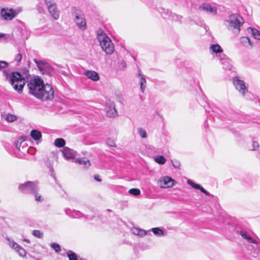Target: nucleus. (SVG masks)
I'll return each mask as SVG.
<instances>
[{"instance_id":"obj_35","label":"nucleus","mask_w":260,"mask_h":260,"mask_svg":"<svg viewBox=\"0 0 260 260\" xmlns=\"http://www.w3.org/2000/svg\"><path fill=\"white\" fill-rule=\"evenodd\" d=\"M32 234L39 238H42L43 237V232H41L39 230H34L32 231Z\"/></svg>"},{"instance_id":"obj_19","label":"nucleus","mask_w":260,"mask_h":260,"mask_svg":"<svg viewBox=\"0 0 260 260\" xmlns=\"http://www.w3.org/2000/svg\"><path fill=\"white\" fill-rule=\"evenodd\" d=\"M75 162L79 163V164L82 165L84 166L85 167H87V168L90 166V163L89 160L85 157H83V158H77L75 160Z\"/></svg>"},{"instance_id":"obj_46","label":"nucleus","mask_w":260,"mask_h":260,"mask_svg":"<svg viewBox=\"0 0 260 260\" xmlns=\"http://www.w3.org/2000/svg\"><path fill=\"white\" fill-rule=\"evenodd\" d=\"M21 142H19L18 141L16 144V147L18 148V149H19V147L21 145Z\"/></svg>"},{"instance_id":"obj_28","label":"nucleus","mask_w":260,"mask_h":260,"mask_svg":"<svg viewBox=\"0 0 260 260\" xmlns=\"http://www.w3.org/2000/svg\"><path fill=\"white\" fill-rule=\"evenodd\" d=\"M54 143L56 147H61L65 145L66 142L62 138H57L55 140Z\"/></svg>"},{"instance_id":"obj_9","label":"nucleus","mask_w":260,"mask_h":260,"mask_svg":"<svg viewBox=\"0 0 260 260\" xmlns=\"http://www.w3.org/2000/svg\"><path fill=\"white\" fill-rule=\"evenodd\" d=\"M1 16L5 20H12L18 14L15 10L13 9L3 8L1 10Z\"/></svg>"},{"instance_id":"obj_23","label":"nucleus","mask_w":260,"mask_h":260,"mask_svg":"<svg viewBox=\"0 0 260 260\" xmlns=\"http://www.w3.org/2000/svg\"><path fill=\"white\" fill-rule=\"evenodd\" d=\"M210 49L213 53H221L223 51V50L221 49L220 46L218 44H212L210 47Z\"/></svg>"},{"instance_id":"obj_1","label":"nucleus","mask_w":260,"mask_h":260,"mask_svg":"<svg viewBox=\"0 0 260 260\" xmlns=\"http://www.w3.org/2000/svg\"><path fill=\"white\" fill-rule=\"evenodd\" d=\"M29 93L43 101L51 100L54 97V90L49 84H44V81L37 77L31 79L27 83Z\"/></svg>"},{"instance_id":"obj_29","label":"nucleus","mask_w":260,"mask_h":260,"mask_svg":"<svg viewBox=\"0 0 260 260\" xmlns=\"http://www.w3.org/2000/svg\"><path fill=\"white\" fill-rule=\"evenodd\" d=\"M67 254L69 260H78L77 254L72 251L69 250Z\"/></svg>"},{"instance_id":"obj_44","label":"nucleus","mask_w":260,"mask_h":260,"mask_svg":"<svg viewBox=\"0 0 260 260\" xmlns=\"http://www.w3.org/2000/svg\"><path fill=\"white\" fill-rule=\"evenodd\" d=\"M252 147H253V150H256L257 148L259 147V144L258 142L256 141H253L252 144Z\"/></svg>"},{"instance_id":"obj_40","label":"nucleus","mask_w":260,"mask_h":260,"mask_svg":"<svg viewBox=\"0 0 260 260\" xmlns=\"http://www.w3.org/2000/svg\"><path fill=\"white\" fill-rule=\"evenodd\" d=\"M172 163L174 168L179 169L180 167V163L177 160L172 161Z\"/></svg>"},{"instance_id":"obj_34","label":"nucleus","mask_w":260,"mask_h":260,"mask_svg":"<svg viewBox=\"0 0 260 260\" xmlns=\"http://www.w3.org/2000/svg\"><path fill=\"white\" fill-rule=\"evenodd\" d=\"M128 192L134 196L139 195L141 193L140 190L138 188H132L128 190Z\"/></svg>"},{"instance_id":"obj_5","label":"nucleus","mask_w":260,"mask_h":260,"mask_svg":"<svg viewBox=\"0 0 260 260\" xmlns=\"http://www.w3.org/2000/svg\"><path fill=\"white\" fill-rule=\"evenodd\" d=\"M19 189L27 193H35L38 190V183L36 182L28 181L19 186Z\"/></svg>"},{"instance_id":"obj_18","label":"nucleus","mask_w":260,"mask_h":260,"mask_svg":"<svg viewBox=\"0 0 260 260\" xmlns=\"http://www.w3.org/2000/svg\"><path fill=\"white\" fill-rule=\"evenodd\" d=\"M187 183L189 184L191 186H192L193 188L200 190L202 192H203L207 196H212L209 192L206 191L202 186H200L199 184H196L190 180H188L187 181Z\"/></svg>"},{"instance_id":"obj_27","label":"nucleus","mask_w":260,"mask_h":260,"mask_svg":"<svg viewBox=\"0 0 260 260\" xmlns=\"http://www.w3.org/2000/svg\"><path fill=\"white\" fill-rule=\"evenodd\" d=\"M151 230L153 233V234L157 236L160 237L164 236V231L158 228H152Z\"/></svg>"},{"instance_id":"obj_25","label":"nucleus","mask_w":260,"mask_h":260,"mask_svg":"<svg viewBox=\"0 0 260 260\" xmlns=\"http://www.w3.org/2000/svg\"><path fill=\"white\" fill-rule=\"evenodd\" d=\"M250 30L252 36L256 39L260 40V32L256 29L249 27L248 30Z\"/></svg>"},{"instance_id":"obj_47","label":"nucleus","mask_w":260,"mask_h":260,"mask_svg":"<svg viewBox=\"0 0 260 260\" xmlns=\"http://www.w3.org/2000/svg\"><path fill=\"white\" fill-rule=\"evenodd\" d=\"M20 140L21 142V143L23 141H25L26 140V137H22L21 138H20Z\"/></svg>"},{"instance_id":"obj_4","label":"nucleus","mask_w":260,"mask_h":260,"mask_svg":"<svg viewBox=\"0 0 260 260\" xmlns=\"http://www.w3.org/2000/svg\"><path fill=\"white\" fill-rule=\"evenodd\" d=\"M97 38L101 47L106 54H111L114 52V45L106 34L102 32H98Z\"/></svg>"},{"instance_id":"obj_16","label":"nucleus","mask_w":260,"mask_h":260,"mask_svg":"<svg viewBox=\"0 0 260 260\" xmlns=\"http://www.w3.org/2000/svg\"><path fill=\"white\" fill-rule=\"evenodd\" d=\"M84 74L88 78L94 81H97L100 79L99 74L95 71L87 70L85 71Z\"/></svg>"},{"instance_id":"obj_43","label":"nucleus","mask_w":260,"mask_h":260,"mask_svg":"<svg viewBox=\"0 0 260 260\" xmlns=\"http://www.w3.org/2000/svg\"><path fill=\"white\" fill-rule=\"evenodd\" d=\"M22 59V55L20 53L15 56V60L17 62H20Z\"/></svg>"},{"instance_id":"obj_42","label":"nucleus","mask_w":260,"mask_h":260,"mask_svg":"<svg viewBox=\"0 0 260 260\" xmlns=\"http://www.w3.org/2000/svg\"><path fill=\"white\" fill-rule=\"evenodd\" d=\"M8 66V63L5 61H0V70L5 68Z\"/></svg>"},{"instance_id":"obj_32","label":"nucleus","mask_w":260,"mask_h":260,"mask_svg":"<svg viewBox=\"0 0 260 260\" xmlns=\"http://www.w3.org/2000/svg\"><path fill=\"white\" fill-rule=\"evenodd\" d=\"M155 160L156 162L161 165L164 164L166 161V158L163 156L161 155L157 156L155 158Z\"/></svg>"},{"instance_id":"obj_3","label":"nucleus","mask_w":260,"mask_h":260,"mask_svg":"<svg viewBox=\"0 0 260 260\" xmlns=\"http://www.w3.org/2000/svg\"><path fill=\"white\" fill-rule=\"evenodd\" d=\"M225 22L229 24L228 29L238 35L241 30V26L244 23V20L239 15L234 14L229 16Z\"/></svg>"},{"instance_id":"obj_15","label":"nucleus","mask_w":260,"mask_h":260,"mask_svg":"<svg viewBox=\"0 0 260 260\" xmlns=\"http://www.w3.org/2000/svg\"><path fill=\"white\" fill-rule=\"evenodd\" d=\"M50 15L55 19L57 20L59 17V11L56 5L47 8Z\"/></svg>"},{"instance_id":"obj_41","label":"nucleus","mask_w":260,"mask_h":260,"mask_svg":"<svg viewBox=\"0 0 260 260\" xmlns=\"http://www.w3.org/2000/svg\"><path fill=\"white\" fill-rule=\"evenodd\" d=\"M35 197L36 200L37 201L41 202L43 201V198H42L41 195H39L38 193L37 192V191L35 192V193H33Z\"/></svg>"},{"instance_id":"obj_2","label":"nucleus","mask_w":260,"mask_h":260,"mask_svg":"<svg viewBox=\"0 0 260 260\" xmlns=\"http://www.w3.org/2000/svg\"><path fill=\"white\" fill-rule=\"evenodd\" d=\"M4 76L10 82L14 89L19 93H21L25 85V80L19 72H12L10 75L6 71L3 72Z\"/></svg>"},{"instance_id":"obj_14","label":"nucleus","mask_w":260,"mask_h":260,"mask_svg":"<svg viewBox=\"0 0 260 260\" xmlns=\"http://www.w3.org/2000/svg\"><path fill=\"white\" fill-rule=\"evenodd\" d=\"M219 60L223 68L225 70H230L232 66L230 64V59L224 54L219 56Z\"/></svg>"},{"instance_id":"obj_31","label":"nucleus","mask_w":260,"mask_h":260,"mask_svg":"<svg viewBox=\"0 0 260 260\" xmlns=\"http://www.w3.org/2000/svg\"><path fill=\"white\" fill-rule=\"evenodd\" d=\"M15 250L18 252L19 254L21 256H24L26 255V251L20 245L18 246V247H17Z\"/></svg>"},{"instance_id":"obj_8","label":"nucleus","mask_w":260,"mask_h":260,"mask_svg":"<svg viewBox=\"0 0 260 260\" xmlns=\"http://www.w3.org/2000/svg\"><path fill=\"white\" fill-rule=\"evenodd\" d=\"M39 70L44 74H49L52 71V67L46 62L38 60L37 59H34Z\"/></svg>"},{"instance_id":"obj_21","label":"nucleus","mask_w":260,"mask_h":260,"mask_svg":"<svg viewBox=\"0 0 260 260\" xmlns=\"http://www.w3.org/2000/svg\"><path fill=\"white\" fill-rule=\"evenodd\" d=\"M30 136L36 141L40 140L42 137V134L39 131L33 129L30 132Z\"/></svg>"},{"instance_id":"obj_7","label":"nucleus","mask_w":260,"mask_h":260,"mask_svg":"<svg viewBox=\"0 0 260 260\" xmlns=\"http://www.w3.org/2000/svg\"><path fill=\"white\" fill-rule=\"evenodd\" d=\"M75 17L74 21L78 28L82 30H84L86 29V22L84 18V15L81 12L76 10L74 13Z\"/></svg>"},{"instance_id":"obj_45","label":"nucleus","mask_w":260,"mask_h":260,"mask_svg":"<svg viewBox=\"0 0 260 260\" xmlns=\"http://www.w3.org/2000/svg\"><path fill=\"white\" fill-rule=\"evenodd\" d=\"M94 178L95 180H96L98 181H99V182L101 181V179H100L99 175H94Z\"/></svg>"},{"instance_id":"obj_12","label":"nucleus","mask_w":260,"mask_h":260,"mask_svg":"<svg viewBox=\"0 0 260 260\" xmlns=\"http://www.w3.org/2000/svg\"><path fill=\"white\" fill-rule=\"evenodd\" d=\"M199 9L212 15H216L217 12V9L216 7H213L207 3L201 4L199 7Z\"/></svg>"},{"instance_id":"obj_36","label":"nucleus","mask_w":260,"mask_h":260,"mask_svg":"<svg viewBox=\"0 0 260 260\" xmlns=\"http://www.w3.org/2000/svg\"><path fill=\"white\" fill-rule=\"evenodd\" d=\"M8 241L9 242V246L15 250L17 247H18V246L19 245L17 243H16L15 242H14L13 240H11L9 238L7 239Z\"/></svg>"},{"instance_id":"obj_48","label":"nucleus","mask_w":260,"mask_h":260,"mask_svg":"<svg viewBox=\"0 0 260 260\" xmlns=\"http://www.w3.org/2000/svg\"><path fill=\"white\" fill-rule=\"evenodd\" d=\"M23 241L26 242H27V243H30V241L29 240H28V239H25L23 240Z\"/></svg>"},{"instance_id":"obj_38","label":"nucleus","mask_w":260,"mask_h":260,"mask_svg":"<svg viewBox=\"0 0 260 260\" xmlns=\"http://www.w3.org/2000/svg\"><path fill=\"white\" fill-rule=\"evenodd\" d=\"M51 247L56 252H58L60 250V246L56 243H52L51 245Z\"/></svg>"},{"instance_id":"obj_11","label":"nucleus","mask_w":260,"mask_h":260,"mask_svg":"<svg viewBox=\"0 0 260 260\" xmlns=\"http://www.w3.org/2000/svg\"><path fill=\"white\" fill-rule=\"evenodd\" d=\"M106 107V113L107 116L109 117H114L117 114V110L115 109L114 103L113 101H109L107 103Z\"/></svg>"},{"instance_id":"obj_6","label":"nucleus","mask_w":260,"mask_h":260,"mask_svg":"<svg viewBox=\"0 0 260 260\" xmlns=\"http://www.w3.org/2000/svg\"><path fill=\"white\" fill-rule=\"evenodd\" d=\"M233 83L236 89L242 96H245L248 91V85L246 84L243 80H242L238 77H235L233 78Z\"/></svg>"},{"instance_id":"obj_37","label":"nucleus","mask_w":260,"mask_h":260,"mask_svg":"<svg viewBox=\"0 0 260 260\" xmlns=\"http://www.w3.org/2000/svg\"><path fill=\"white\" fill-rule=\"evenodd\" d=\"M44 1L47 8L56 5L54 0H44Z\"/></svg>"},{"instance_id":"obj_33","label":"nucleus","mask_w":260,"mask_h":260,"mask_svg":"<svg viewBox=\"0 0 260 260\" xmlns=\"http://www.w3.org/2000/svg\"><path fill=\"white\" fill-rule=\"evenodd\" d=\"M138 134L140 136L143 138H146L147 137L146 131L142 128H139L138 129Z\"/></svg>"},{"instance_id":"obj_10","label":"nucleus","mask_w":260,"mask_h":260,"mask_svg":"<svg viewBox=\"0 0 260 260\" xmlns=\"http://www.w3.org/2000/svg\"><path fill=\"white\" fill-rule=\"evenodd\" d=\"M174 180L168 176H164L158 181V183L161 188L171 187L174 185Z\"/></svg>"},{"instance_id":"obj_39","label":"nucleus","mask_w":260,"mask_h":260,"mask_svg":"<svg viewBox=\"0 0 260 260\" xmlns=\"http://www.w3.org/2000/svg\"><path fill=\"white\" fill-rule=\"evenodd\" d=\"M107 144L108 145H109V146H111V147H116V144L114 142V141L111 139H108L107 141Z\"/></svg>"},{"instance_id":"obj_30","label":"nucleus","mask_w":260,"mask_h":260,"mask_svg":"<svg viewBox=\"0 0 260 260\" xmlns=\"http://www.w3.org/2000/svg\"><path fill=\"white\" fill-rule=\"evenodd\" d=\"M15 250L18 252L19 254L21 256H24L26 255V251L20 245L18 246V247H17Z\"/></svg>"},{"instance_id":"obj_17","label":"nucleus","mask_w":260,"mask_h":260,"mask_svg":"<svg viewBox=\"0 0 260 260\" xmlns=\"http://www.w3.org/2000/svg\"><path fill=\"white\" fill-rule=\"evenodd\" d=\"M241 43L247 48H251L253 46V43L247 37H242L240 38Z\"/></svg>"},{"instance_id":"obj_20","label":"nucleus","mask_w":260,"mask_h":260,"mask_svg":"<svg viewBox=\"0 0 260 260\" xmlns=\"http://www.w3.org/2000/svg\"><path fill=\"white\" fill-rule=\"evenodd\" d=\"M138 76L140 78V89L142 92H144L145 91V89L146 86V81L144 77L140 73L138 74Z\"/></svg>"},{"instance_id":"obj_49","label":"nucleus","mask_w":260,"mask_h":260,"mask_svg":"<svg viewBox=\"0 0 260 260\" xmlns=\"http://www.w3.org/2000/svg\"><path fill=\"white\" fill-rule=\"evenodd\" d=\"M5 36L4 34H0V38L3 37Z\"/></svg>"},{"instance_id":"obj_24","label":"nucleus","mask_w":260,"mask_h":260,"mask_svg":"<svg viewBox=\"0 0 260 260\" xmlns=\"http://www.w3.org/2000/svg\"><path fill=\"white\" fill-rule=\"evenodd\" d=\"M240 234L243 239L247 240L249 242L252 243H256L255 240H253L251 237L247 235V233L245 231H241Z\"/></svg>"},{"instance_id":"obj_22","label":"nucleus","mask_w":260,"mask_h":260,"mask_svg":"<svg viewBox=\"0 0 260 260\" xmlns=\"http://www.w3.org/2000/svg\"><path fill=\"white\" fill-rule=\"evenodd\" d=\"M132 232L136 235L143 237L147 234V232L145 230L135 228L132 229Z\"/></svg>"},{"instance_id":"obj_13","label":"nucleus","mask_w":260,"mask_h":260,"mask_svg":"<svg viewBox=\"0 0 260 260\" xmlns=\"http://www.w3.org/2000/svg\"><path fill=\"white\" fill-rule=\"evenodd\" d=\"M64 158L67 159H73L76 156V152L68 147H64L62 151Z\"/></svg>"},{"instance_id":"obj_26","label":"nucleus","mask_w":260,"mask_h":260,"mask_svg":"<svg viewBox=\"0 0 260 260\" xmlns=\"http://www.w3.org/2000/svg\"><path fill=\"white\" fill-rule=\"evenodd\" d=\"M4 118L8 122H12L16 120L17 117L15 115L7 114L4 116Z\"/></svg>"}]
</instances>
